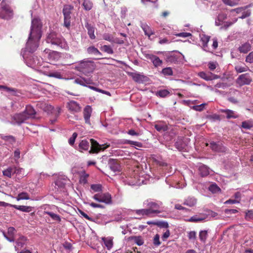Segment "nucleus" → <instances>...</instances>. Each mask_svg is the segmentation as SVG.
<instances>
[{
    "mask_svg": "<svg viewBox=\"0 0 253 253\" xmlns=\"http://www.w3.org/2000/svg\"><path fill=\"white\" fill-rule=\"evenodd\" d=\"M44 213L45 214H48L53 220L57 221L59 222L61 221V219L59 215L55 214L52 212L48 211H44Z\"/></svg>",
    "mask_w": 253,
    "mask_h": 253,
    "instance_id": "nucleus-40",
    "label": "nucleus"
},
{
    "mask_svg": "<svg viewBox=\"0 0 253 253\" xmlns=\"http://www.w3.org/2000/svg\"><path fill=\"white\" fill-rule=\"evenodd\" d=\"M143 54L146 58L151 60L155 67L157 68L162 65L163 61L158 56L146 51L143 52Z\"/></svg>",
    "mask_w": 253,
    "mask_h": 253,
    "instance_id": "nucleus-9",
    "label": "nucleus"
},
{
    "mask_svg": "<svg viewBox=\"0 0 253 253\" xmlns=\"http://www.w3.org/2000/svg\"><path fill=\"white\" fill-rule=\"evenodd\" d=\"M11 207L20 211L26 212H30L32 210V208L30 206H18L14 205V206H11Z\"/></svg>",
    "mask_w": 253,
    "mask_h": 253,
    "instance_id": "nucleus-36",
    "label": "nucleus"
},
{
    "mask_svg": "<svg viewBox=\"0 0 253 253\" xmlns=\"http://www.w3.org/2000/svg\"><path fill=\"white\" fill-rule=\"evenodd\" d=\"M90 189L92 192H99L102 191V187L101 184H94L90 185Z\"/></svg>",
    "mask_w": 253,
    "mask_h": 253,
    "instance_id": "nucleus-43",
    "label": "nucleus"
},
{
    "mask_svg": "<svg viewBox=\"0 0 253 253\" xmlns=\"http://www.w3.org/2000/svg\"><path fill=\"white\" fill-rule=\"evenodd\" d=\"M140 26L143 29L145 35L148 37H150L151 35L154 34L152 29L146 23H141Z\"/></svg>",
    "mask_w": 253,
    "mask_h": 253,
    "instance_id": "nucleus-32",
    "label": "nucleus"
},
{
    "mask_svg": "<svg viewBox=\"0 0 253 253\" xmlns=\"http://www.w3.org/2000/svg\"><path fill=\"white\" fill-rule=\"evenodd\" d=\"M85 27L87 30V34L89 37V38L93 40L95 38V36L94 35V27L89 24L88 22H86L85 24Z\"/></svg>",
    "mask_w": 253,
    "mask_h": 253,
    "instance_id": "nucleus-28",
    "label": "nucleus"
},
{
    "mask_svg": "<svg viewBox=\"0 0 253 253\" xmlns=\"http://www.w3.org/2000/svg\"><path fill=\"white\" fill-rule=\"evenodd\" d=\"M197 203V200L194 197H189L184 200L183 204L189 207L194 206Z\"/></svg>",
    "mask_w": 253,
    "mask_h": 253,
    "instance_id": "nucleus-33",
    "label": "nucleus"
},
{
    "mask_svg": "<svg viewBox=\"0 0 253 253\" xmlns=\"http://www.w3.org/2000/svg\"><path fill=\"white\" fill-rule=\"evenodd\" d=\"M150 211L149 210H147V209H143L140 210H135L133 211L138 215V217H136V218L140 219L143 216L150 215Z\"/></svg>",
    "mask_w": 253,
    "mask_h": 253,
    "instance_id": "nucleus-23",
    "label": "nucleus"
},
{
    "mask_svg": "<svg viewBox=\"0 0 253 253\" xmlns=\"http://www.w3.org/2000/svg\"><path fill=\"white\" fill-rule=\"evenodd\" d=\"M33 61H31V58L29 59H25V63L29 67H35L37 66H40L41 64L39 61V59L38 57L35 56L33 57Z\"/></svg>",
    "mask_w": 253,
    "mask_h": 253,
    "instance_id": "nucleus-26",
    "label": "nucleus"
},
{
    "mask_svg": "<svg viewBox=\"0 0 253 253\" xmlns=\"http://www.w3.org/2000/svg\"><path fill=\"white\" fill-rule=\"evenodd\" d=\"M208 237L207 231L206 230L201 231L199 233V238L203 243H205Z\"/></svg>",
    "mask_w": 253,
    "mask_h": 253,
    "instance_id": "nucleus-46",
    "label": "nucleus"
},
{
    "mask_svg": "<svg viewBox=\"0 0 253 253\" xmlns=\"http://www.w3.org/2000/svg\"><path fill=\"white\" fill-rule=\"evenodd\" d=\"M199 174L201 176L204 177L210 174L209 168L204 165H201L199 167Z\"/></svg>",
    "mask_w": 253,
    "mask_h": 253,
    "instance_id": "nucleus-29",
    "label": "nucleus"
},
{
    "mask_svg": "<svg viewBox=\"0 0 253 253\" xmlns=\"http://www.w3.org/2000/svg\"><path fill=\"white\" fill-rule=\"evenodd\" d=\"M235 70L237 73H242L244 72L247 71L249 70V68L247 66H236L235 67Z\"/></svg>",
    "mask_w": 253,
    "mask_h": 253,
    "instance_id": "nucleus-55",
    "label": "nucleus"
},
{
    "mask_svg": "<svg viewBox=\"0 0 253 253\" xmlns=\"http://www.w3.org/2000/svg\"><path fill=\"white\" fill-rule=\"evenodd\" d=\"M102 241L104 242L105 246L108 250H110L113 245V239L111 237H103L102 238Z\"/></svg>",
    "mask_w": 253,
    "mask_h": 253,
    "instance_id": "nucleus-35",
    "label": "nucleus"
},
{
    "mask_svg": "<svg viewBox=\"0 0 253 253\" xmlns=\"http://www.w3.org/2000/svg\"><path fill=\"white\" fill-rule=\"evenodd\" d=\"M91 143V149L89 151V153H97L100 151H103L110 146V145L99 144L96 140L93 139H90L88 140L86 139L82 140L79 145L80 151H87L90 146Z\"/></svg>",
    "mask_w": 253,
    "mask_h": 253,
    "instance_id": "nucleus-2",
    "label": "nucleus"
},
{
    "mask_svg": "<svg viewBox=\"0 0 253 253\" xmlns=\"http://www.w3.org/2000/svg\"><path fill=\"white\" fill-rule=\"evenodd\" d=\"M16 199L17 201H20L22 200H29L30 199V197L27 193L22 192L18 195Z\"/></svg>",
    "mask_w": 253,
    "mask_h": 253,
    "instance_id": "nucleus-44",
    "label": "nucleus"
},
{
    "mask_svg": "<svg viewBox=\"0 0 253 253\" xmlns=\"http://www.w3.org/2000/svg\"><path fill=\"white\" fill-rule=\"evenodd\" d=\"M246 61L250 63H253V51L250 52L247 55L246 58Z\"/></svg>",
    "mask_w": 253,
    "mask_h": 253,
    "instance_id": "nucleus-60",
    "label": "nucleus"
},
{
    "mask_svg": "<svg viewBox=\"0 0 253 253\" xmlns=\"http://www.w3.org/2000/svg\"><path fill=\"white\" fill-rule=\"evenodd\" d=\"M109 165L110 169L113 171L116 172L120 171V165L116 160L114 159H110L109 162Z\"/></svg>",
    "mask_w": 253,
    "mask_h": 253,
    "instance_id": "nucleus-21",
    "label": "nucleus"
},
{
    "mask_svg": "<svg viewBox=\"0 0 253 253\" xmlns=\"http://www.w3.org/2000/svg\"><path fill=\"white\" fill-rule=\"evenodd\" d=\"M92 198L99 203H104L107 205L112 204L111 195L108 192L96 194Z\"/></svg>",
    "mask_w": 253,
    "mask_h": 253,
    "instance_id": "nucleus-6",
    "label": "nucleus"
},
{
    "mask_svg": "<svg viewBox=\"0 0 253 253\" xmlns=\"http://www.w3.org/2000/svg\"><path fill=\"white\" fill-rule=\"evenodd\" d=\"M73 82L75 84H79L84 86H87V84H93V80L91 78H85L81 77L75 79ZM87 87L90 89L97 92L100 91L99 88L93 86L88 85Z\"/></svg>",
    "mask_w": 253,
    "mask_h": 253,
    "instance_id": "nucleus-5",
    "label": "nucleus"
},
{
    "mask_svg": "<svg viewBox=\"0 0 253 253\" xmlns=\"http://www.w3.org/2000/svg\"><path fill=\"white\" fill-rule=\"evenodd\" d=\"M103 39L106 41H109L111 42H114V43H118L120 44L123 43V42H120L118 41L117 39H115L112 36V35L108 34V33H105L103 35Z\"/></svg>",
    "mask_w": 253,
    "mask_h": 253,
    "instance_id": "nucleus-34",
    "label": "nucleus"
},
{
    "mask_svg": "<svg viewBox=\"0 0 253 253\" xmlns=\"http://www.w3.org/2000/svg\"><path fill=\"white\" fill-rule=\"evenodd\" d=\"M201 41L202 42V45L205 51H209L208 50V43L209 42L210 37L209 36H207L205 34H201L200 36Z\"/></svg>",
    "mask_w": 253,
    "mask_h": 253,
    "instance_id": "nucleus-25",
    "label": "nucleus"
},
{
    "mask_svg": "<svg viewBox=\"0 0 253 253\" xmlns=\"http://www.w3.org/2000/svg\"><path fill=\"white\" fill-rule=\"evenodd\" d=\"M134 242L138 246H141L144 244V240L141 236H134L132 237Z\"/></svg>",
    "mask_w": 253,
    "mask_h": 253,
    "instance_id": "nucleus-47",
    "label": "nucleus"
},
{
    "mask_svg": "<svg viewBox=\"0 0 253 253\" xmlns=\"http://www.w3.org/2000/svg\"><path fill=\"white\" fill-rule=\"evenodd\" d=\"M3 174L8 177H11L13 174V167H9L3 171Z\"/></svg>",
    "mask_w": 253,
    "mask_h": 253,
    "instance_id": "nucleus-48",
    "label": "nucleus"
},
{
    "mask_svg": "<svg viewBox=\"0 0 253 253\" xmlns=\"http://www.w3.org/2000/svg\"><path fill=\"white\" fill-rule=\"evenodd\" d=\"M44 52L47 54V57L50 60H57L60 57L59 53L57 51H51L50 50L48 49H45L44 50Z\"/></svg>",
    "mask_w": 253,
    "mask_h": 253,
    "instance_id": "nucleus-19",
    "label": "nucleus"
},
{
    "mask_svg": "<svg viewBox=\"0 0 253 253\" xmlns=\"http://www.w3.org/2000/svg\"><path fill=\"white\" fill-rule=\"evenodd\" d=\"M205 219V217L204 216H200L198 215H195L190 217L187 221L192 222H198L204 220Z\"/></svg>",
    "mask_w": 253,
    "mask_h": 253,
    "instance_id": "nucleus-42",
    "label": "nucleus"
},
{
    "mask_svg": "<svg viewBox=\"0 0 253 253\" xmlns=\"http://www.w3.org/2000/svg\"><path fill=\"white\" fill-rule=\"evenodd\" d=\"M169 94V92L166 89L160 90L158 91L156 93L157 95L161 97H165L167 96Z\"/></svg>",
    "mask_w": 253,
    "mask_h": 253,
    "instance_id": "nucleus-50",
    "label": "nucleus"
},
{
    "mask_svg": "<svg viewBox=\"0 0 253 253\" xmlns=\"http://www.w3.org/2000/svg\"><path fill=\"white\" fill-rule=\"evenodd\" d=\"M251 47L250 44L246 42L240 46L238 49L241 53H246L250 50Z\"/></svg>",
    "mask_w": 253,
    "mask_h": 253,
    "instance_id": "nucleus-37",
    "label": "nucleus"
},
{
    "mask_svg": "<svg viewBox=\"0 0 253 253\" xmlns=\"http://www.w3.org/2000/svg\"><path fill=\"white\" fill-rule=\"evenodd\" d=\"M16 232L15 229L13 227H10L7 229V234L9 236H13Z\"/></svg>",
    "mask_w": 253,
    "mask_h": 253,
    "instance_id": "nucleus-61",
    "label": "nucleus"
},
{
    "mask_svg": "<svg viewBox=\"0 0 253 253\" xmlns=\"http://www.w3.org/2000/svg\"><path fill=\"white\" fill-rule=\"evenodd\" d=\"M73 6L71 5H66L64 6L63 13L64 15V25L67 28L70 26L71 14Z\"/></svg>",
    "mask_w": 253,
    "mask_h": 253,
    "instance_id": "nucleus-7",
    "label": "nucleus"
},
{
    "mask_svg": "<svg viewBox=\"0 0 253 253\" xmlns=\"http://www.w3.org/2000/svg\"><path fill=\"white\" fill-rule=\"evenodd\" d=\"M66 106L68 110L72 114L79 113L82 110L81 105L77 102L74 100H71L68 102Z\"/></svg>",
    "mask_w": 253,
    "mask_h": 253,
    "instance_id": "nucleus-12",
    "label": "nucleus"
},
{
    "mask_svg": "<svg viewBox=\"0 0 253 253\" xmlns=\"http://www.w3.org/2000/svg\"><path fill=\"white\" fill-rule=\"evenodd\" d=\"M101 49L105 52L110 54H112L114 53L112 48L110 45H104L101 47Z\"/></svg>",
    "mask_w": 253,
    "mask_h": 253,
    "instance_id": "nucleus-53",
    "label": "nucleus"
},
{
    "mask_svg": "<svg viewBox=\"0 0 253 253\" xmlns=\"http://www.w3.org/2000/svg\"><path fill=\"white\" fill-rule=\"evenodd\" d=\"M252 82V77L249 73H245L240 75L237 79L236 82L240 86L248 85Z\"/></svg>",
    "mask_w": 253,
    "mask_h": 253,
    "instance_id": "nucleus-10",
    "label": "nucleus"
},
{
    "mask_svg": "<svg viewBox=\"0 0 253 253\" xmlns=\"http://www.w3.org/2000/svg\"><path fill=\"white\" fill-rule=\"evenodd\" d=\"M188 237L189 240H195L196 238V233L195 231H192L188 233Z\"/></svg>",
    "mask_w": 253,
    "mask_h": 253,
    "instance_id": "nucleus-62",
    "label": "nucleus"
},
{
    "mask_svg": "<svg viewBox=\"0 0 253 253\" xmlns=\"http://www.w3.org/2000/svg\"><path fill=\"white\" fill-rule=\"evenodd\" d=\"M29 119L35 118L36 115V111L33 107L31 105H27L26 107L25 110L24 111Z\"/></svg>",
    "mask_w": 253,
    "mask_h": 253,
    "instance_id": "nucleus-22",
    "label": "nucleus"
},
{
    "mask_svg": "<svg viewBox=\"0 0 253 253\" xmlns=\"http://www.w3.org/2000/svg\"><path fill=\"white\" fill-rule=\"evenodd\" d=\"M0 138L3 140L9 142L10 143H13L15 142V139L14 137L12 135H1Z\"/></svg>",
    "mask_w": 253,
    "mask_h": 253,
    "instance_id": "nucleus-45",
    "label": "nucleus"
},
{
    "mask_svg": "<svg viewBox=\"0 0 253 253\" xmlns=\"http://www.w3.org/2000/svg\"><path fill=\"white\" fill-rule=\"evenodd\" d=\"M80 71L86 76H89L94 69L93 64L90 62L82 61L80 63Z\"/></svg>",
    "mask_w": 253,
    "mask_h": 253,
    "instance_id": "nucleus-8",
    "label": "nucleus"
},
{
    "mask_svg": "<svg viewBox=\"0 0 253 253\" xmlns=\"http://www.w3.org/2000/svg\"><path fill=\"white\" fill-rule=\"evenodd\" d=\"M227 18V14L223 13H219L215 19V24L216 26L221 25L222 22Z\"/></svg>",
    "mask_w": 253,
    "mask_h": 253,
    "instance_id": "nucleus-31",
    "label": "nucleus"
},
{
    "mask_svg": "<svg viewBox=\"0 0 253 253\" xmlns=\"http://www.w3.org/2000/svg\"><path fill=\"white\" fill-rule=\"evenodd\" d=\"M161 74L165 76H171L173 75V71L171 67H166L162 69Z\"/></svg>",
    "mask_w": 253,
    "mask_h": 253,
    "instance_id": "nucleus-41",
    "label": "nucleus"
},
{
    "mask_svg": "<svg viewBox=\"0 0 253 253\" xmlns=\"http://www.w3.org/2000/svg\"><path fill=\"white\" fill-rule=\"evenodd\" d=\"M208 66L210 70L213 71L216 68L217 63L216 62H210L208 63Z\"/></svg>",
    "mask_w": 253,
    "mask_h": 253,
    "instance_id": "nucleus-63",
    "label": "nucleus"
},
{
    "mask_svg": "<svg viewBox=\"0 0 253 253\" xmlns=\"http://www.w3.org/2000/svg\"><path fill=\"white\" fill-rule=\"evenodd\" d=\"M253 126V124L249 121H244L242 123V127L245 129H250Z\"/></svg>",
    "mask_w": 253,
    "mask_h": 253,
    "instance_id": "nucleus-56",
    "label": "nucleus"
},
{
    "mask_svg": "<svg viewBox=\"0 0 253 253\" xmlns=\"http://www.w3.org/2000/svg\"><path fill=\"white\" fill-rule=\"evenodd\" d=\"M93 5L92 2L90 0H84L82 3L84 9L86 11H89L91 9Z\"/></svg>",
    "mask_w": 253,
    "mask_h": 253,
    "instance_id": "nucleus-38",
    "label": "nucleus"
},
{
    "mask_svg": "<svg viewBox=\"0 0 253 253\" xmlns=\"http://www.w3.org/2000/svg\"><path fill=\"white\" fill-rule=\"evenodd\" d=\"M48 76L49 77L55 78L57 79H62V75L59 72L54 71L49 72Z\"/></svg>",
    "mask_w": 253,
    "mask_h": 253,
    "instance_id": "nucleus-52",
    "label": "nucleus"
},
{
    "mask_svg": "<svg viewBox=\"0 0 253 253\" xmlns=\"http://www.w3.org/2000/svg\"><path fill=\"white\" fill-rule=\"evenodd\" d=\"M210 147L212 151L216 152H224L226 151V148L220 142H211L210 144Z\"/></svg>",
    "mask_w": 253,
    "mask_h": 253,
    "instance_id": "nucleus-17",
    "label": "nucleus"
},
{
    "mask_svg": "<svg viewBox=\"0 0 253 253\" xmlns=\"http://www.w3.org/2000/svg\"><path fill=\"white\" fill-rule=\"evenodd\" d=\"M220 112L226 115V118L228 119H236L239 115L234 111L229 109H221Z\"/></svg>",
    "mask_w": 253,
    "mask_h": 253,
    "instance_id": "nucleus-18",
    "label": "nucleus"
},
{
    "mask_svg": "<svg viewBox=\"0 0 253 253\" xmlns=\"http://www.w3.org/2000/svg\"><path fill=\"white\" fill-rule=\"evenodd\" d=\"M1 5L0 17L6 20L11 19L13 16V12L11 7L3 2L1 3Z\"/></svg>",
    "mask_w": 253,
    "mask_h": 253,
    "instance_id": "nucleus-4",
    "label": "nucleus"
},
{
    "mask_svg": "<svg viewBox=\"0 0 253 253\" xmlns=\"http://www.w3.org/2000/svg\"><path fill=\"white\" fill-rule=\"evenodd\" d=\"M42 23L38 18L32 19L30 33L26 44L25 51L33 53L39 46V42L42 35Z\"/></svg>",
    "mask_w": 253,
    "mask_h": 253,
    "instance_id": "nucleus-1",
    "label": "nucleus"
},
{
    "mask_svg": "<svg viewBox=\"0 0 253 253\" xmlns=\"http://www.w3.org/2000/svg\"><path fill=\"white\" fill-rule=\"evenodd\" d=\"M209 190L212 193H216L220 191V188L215 184L211 185L209 187Z\"/></svg>",
    "mask_w": 253,
    "mask_h": 253,
    "instance_id": "nucleus-49",
    "label": "nucleus"
},
{
    "mask_svg": "<svg viewBox=\"0 0 253 253\" xmlns=\"http://www.w3.org/2000/svg\"><path fill=\"white\" fill-rule=\"evenodd\" d=\"M155 128L159 132H164L168 130V127L165 123L160 122L154 125Z\"/></svg>",
    "mask_w": 253,
    "mask_h": 253,
    "instance_id": "nucleus-27",
    "label": "nucleus"
},
{
    "mask_svg": "<svg viewBox=\"0 0 253 253\" xmlns=\"http://www.w3.org/2000/svg\"><path fill=\"white\" fill-rule=\"evenodd\" d=\"M27 241V238L25 237L22 236L20 237L16 242V244L15 245V249L16 251H17L18 253H19V251L20 249L23 247L26 244Z\"/></svg>",
    "mask_w": 253,
    "mask_h": 253,
    "instance_id": "nucleus-20",
    "label": "nucleus"
},
{
    "mask_svg": "<svg viewBox=\"0 0 253 253\" xmlns=\"http://www.w3.org/2000/svg\"><path fill=\"white\" fill-rule=\"evenodd\" d=\"M77 135H78L77 133L76 132H74V133H73L72 136L69 138V143L71 145H73L74 144L75 139L77 138Z\"/></svg>",
    "mask_w": 253,
    "mask_h": 253,
    "instance_id": "nucleus-59",
    "label": "nucleus"
},
{
    "mask_svg": "<svg viewBox=\"0 0 253 253\" xmlns=\"http://www.w3.org/2000/svg\"><path fill=\"white\" fill-rule=\"evenodd\" d=\"M67 181V177L65 176L59 177L55 182V188L57 190L60 189L61 191H64V189Z\"/></svg>",
    "mask_w": 253,
    "mask_h": 253,
    "instance_id": "nucleus-13",
    "label": "nucleus"
},
{
    "mask_svg": "<svg viewBox=\"0 0 253 253\" xmlns=\"http://www.w3.org/2000/svg\"><path fill=\"white\" fill-rule=\"evenodd\" d=\"M144 204H146L148 208L147 209L150 211V215L152 213H158L160 212L159 209L162 205V203H156L152 201L149 202L147 201L144 203Z\"/></svg>",
    "mask_w": 253,
    "mask_h": 253,
    "instance_id": "nucleus-11",
    "label": "nucleus"
},
{
    "mask_svg": "<svg viewBox=\"0 0 253 253\" xmlns=\"http://www.w3.org/2000/svg\"><path fill=\"white\" fill-rule=\"evenodd\" d=\"M246 218L247 220H250L253 218V211H249L246 214Z\"/></svg>",
    "mask_w": 253,
    "mask_h": 253,
    "instance_id": "nucleus-64",
    "label": "nucleus"
},
{
    "mask_svg": "<svg viewBox=\"0 0 253 253\" xmlns=\"http://www.w3.org/2000/svg\"><path fill=\"white\" fill-rule=\"evenodd\" d=\"M87 52L89 54H94L95 55H101V53L98 49L94 46H89L87 48Z\"/></svg>",
    "mask_w": 253,
    "mask_h": 253,
    "instance_id": "nucleus-39",
    "label": "nucleus"
},
{
    "mask_svg": "<svg viewBox=\"0 0 253 253\" xmlns=\"http://www.w3.org/2000/svg\"><path fill=\"white\" fill-rule=\"evenodd\" d=\"M166 61L170 63H176L178 61V57L175 54H169L166 55Z\"/></svg>",
    "mask_w": 253,
    "mask_h": 253,
    "instance_id": "nucleus-30",
    "label": "nucleus"
},
{
    "mask_svg": "<svg viewBox=\"0 0 253 253\" xmlns=\"http://www.w3.org/2000/svg\"><path fill=\"white\" fill-rule=\"evenodd\" d=\"M26 116V114L23 111L22 113L14 115L13 117V119L15 122V123L18 125H21L25 123L26 120L29 119Z\"/></svg>",
    "mask_w": 253,
    "mask_h": 253,
    "instance_id": "nucleus-16",
    "label": "nucleus"
},
{
    "mask_svg": "<svg viewBox=\"0 0 253 253\" xmlns=\"http://www.w3.org/2000/svg\"><path fill=\"white\" fill-rule=\"evenodd\" d=\"M132 79L137 83H141L146 81L147 77L138 73H132Z\"/></svg>",
    "mask_w": 253,
    "mask_h": 253,
    "instance_id": "nucleus-24",
    "label": "nucleus"
},
{
    "mask_svg": "<svg viewBox=\"0 0 253 253\" xmlns=\"http://www.w3.org/2000/svg\"><path fill=\"white\" fill-rule=\"evenodd\" d=\"M46 41V42L51 43L52 45H55L57 47L65 50L68 48V44L65 40L55 32H50L47 35Z\"/></svg>",
    "mask_w": 253,
    "mask_h": 253,
    "instance_id": "nucleus-3",
    "label": "nucleus"
},
{
    "mask_svg": "<svg viewBox=\"0 0 253 253\" xmlns=\"http://www.w3.org/2000/svg\"><path fill=\"white\" fill-rule=\"evenodd\" d=\"M198 76L201 78L207 81H211L219 78L218 76L213 74L210 72H200L198 73Z\"/></svg>",
    "mask_w": 253,
    "mask_h": 253,
    "instance_id": "nucleus-15",
    "label": "nucleus"
},
{
    "mask_svg": "<svg viewBox=\"0 0 253 253\" xmlns=\"http://www.w3.org/2000/svg\"><path fill=\"white\" fill-rule=\"evenodd\" d=\"M0 88H4V91L9 92L11 94H14L16 93V89L13 88L9 87L6 86H0Z\"/></svg>",
    "mask_w": 253,
    "mask_h": 253,
    "instance_id": "nucleus-57",
    "label": "nucleus"
},
{
    "mask_svg": "<svg viewBox=\"0 0 253 253\" xmlns=\"http://www.w3.org/2000/svg\"><path fill=\"white\" fill-rule=\"evenodd\" d=\"M124 144H128L130 145H133L135 146L138 147H142V143L139 142L137 141H133L129 140H125L124 142Z\"/></svg>",
    "mask_w": 253,
    "mask_h": 253,
    "instance_id": "nucleus-51",
    "label": "nucleus"
},
{
    "mask_svg": "<svg viewBox=\"0 0 253 253\" xmlns=\"http://www.w3.org/2000/svg\"><path fill=\"white\" fill-rule=\"evenodd\" d=\"M92 109L90 105L86 106L83 110V116L86 124L91 125L90 118L92 114Z\"/></svg>",
    "mask_w": 253,
    "mask_h": 253,
    "instance_id": "nucleus-14",
    "label": "nucleus"
},
{
    "mask_svg": "<svg viewBox=\"0 0 253 253\" xmlns=\"http://www.w3.org/2000/svg\"><path fill=\"white\" fill-rule=\"evenodd\" d=\"M237 21V19H235L233 22L227 21V22H225L223 26H221L220 29L221 30H222V29L226 30L230 26H231L232 24H233L234 23L236 22Z\"/></svg>",
    "mask_w": 253,
    "mask_h": 253,
    "instance_id": "nucleus-54",
    "label": "nucleus"
},
{
    "mask_svg": "<svg viewBox=\"0 0 253 253\" xmlns=\"http://www.w3.org/2000/svg\"><path fill=\"white\" fill-rule=\"evenodd\" d=\"M153 244L156 246H159L161 244L160 241V236L158 234H156L153 239Z\"/></svg>",
    "mask_w": 253,
    "mask_h": 253,
    "instance_id": "nucleus-58",
    "label": "nucleus"
}]
</instances>
